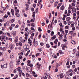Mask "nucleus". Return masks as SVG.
I'll return each instance as SVG.
<instances>
[{
	"label": "nucleus",
	"mask_w": 79,
	"mask_h": 79,
	"mask_svg": "<svg viewBox=\"0 0 79 79\" xmlns=\"http://www.w3.org/2000/svg\"><path fill=\"white\" fill-rule=\"evenodd\" d=\"M8 17V16L7 15H5L4 16V18H7Z\"/></svg>",
	"instance_id": "22"
},
{
	"label": "nucleus",
	"mask_w": 79,
	"mask_h": 79,
	"mask_svg": "<svg viewBox=\"0 0 79 79\" xmlns=\"http://www.w3.org/2000/svg\"><path fill=\"white\" fill-rule=\"evenodd\" d=\"M54 34V32L53 31H52L51 33V36H53Z\"/></svg>",
	"instance_id": "21"
},
{
	"label": "nucleus",
	"mask_w": 79,
	"mask_h": 79,
	"mask_svg": "<svg viewBox=\"0 0 79 79\" xmlns=\"http://www.w3.org/2000/svg\"><path fill=\"white\" fill-rule=\"evenodd\" d=\"M59 52L60 55L64 54V52H62V51L61 50H60Z\"/></svg>",
	"instance_id": "12"
},
{
	"label": "nucleus",
	"mask_w": 79,
	"mask_h": 79,
	"mask_svg": "<svg viewBox=\"0 0 79 79\" xmlns=\"http://www.w3.org/2000/svg\"><path fill=\"white\" fill-rule=\"evenodd\" d=\"M27 45H25L23 46V48L25 49V51L28 50L29 49L28 48H27Z\"/></svg>",
	"instance_id": "4"
},
{
	"label": "nucleus",
	"mask_w": 79,
	"mask_h": 79,
	"mask_svg": "<svg viewBox=\"0 0 79 79\" xmlns=\"http://www.w3.org/2000/svg\"><path fill=\"white\" fill-rule=\"evenodd\" d=\"M28 44H31V43L32 42V41H31V39L30 38H29L28 40Z\"/></svg>",
	"instance_id": "15"
},
{
	"label": "nucleus",
	"mask_w": 79,
	"mask_h": 79,
	"mask_svg": "<svg viewBox=\"0 0 79 79\" xmlns=\"http://www.w3.org/2000/svg\"><path fill=\"white\" fill-rule=\"evenodd\" d=\"M60 66V63H58L57 64V67H58V66Z\"/></svg>",
	"instance_id": "34"
},
{
	"label": "nucleus",
	"mask_w": 79,
	"mask_h": 79,
	"mask_svg": "<svg viewBox=\"0 0 79 79\" xmlns=\"http://www.w3.org/2000/svg\"><path fill=\"white\" fill-rule=\"evenodd\" d=\"M49 0L51 3H53V2H54V0Z\"/></svg>",
	"instance_id": "35"
},
{
	"label": "nucleus",
	"mask_w": 79,
	"mask_h": 79,
	"mask_svg": "<svg viewBox=\"0 0 79 79\" xmlns=\"http://www.w3.org/2000/svg\"><path fill=\"white\" fill-rule=\"evenodd\" d=\"M60 9L61 10H64V6L62 5V6H61Z\"/></svg>",
	"instance_id": "19"
},
{
	"label": "nucleus",
	"mask_w": 79,
	"mask_h": 79,
	"mask_svg": "<svg viewBox=\"0 0 79 79\" xmlns=\"http://www.w3.org/2000/svg\"><path fill=\"white\" fill-rule=\"evenodd\" d=\"M72 5L73 6H75V4L74 3H73L72 4Z\"/></svg>",
	"instance_id": "60"
},
{
	"label": "nucleus",
	"mask_w": 79,
	"mask_h": 79,
	"mask_svg": "<svg viewBox=\"0 0 79 79\" xmlns=\"http://www.w3.org/2000/svg\"><path fill=\"white\" fill-rule=\"evenodd\" d=\"M27 62L29 64V63H31V61L30 60H28Z\"/></svg>",
	"instance_id": "61"
},
{
	"label": "nucleus",
	"mask_w": 79,
	"mask_h": 79,
	"mask_svg": "<svg viewBox=\"0 0 79 79\" xmlns=\"http://www.w3.org/2000/svg\"><path fill=\"white\" fill-rule=\"evenodd\" d=\"M15 56V55L13 54H12L10 55V58H13Z\"/></svg>",
	"instance_id": "13"
},
{
	"label": "nucleus",
	"mask_w": 79,
	"mask_h": 79,
	"mask_svg": "<svg viewBox=\"0 0 79 79\" xmlns=\"http://www.w3.org/2000/svg\"><path fill=\"white\" fill-rule=\"evenodd\" d=\"M19 74H22V70H19Z\"/></svg>",
	"instance_id": "51"
},
{
	"label": "nucleus",
	"mask_w": 79,
	"mask_h": 79,
	"mask_svg": "<svg viewBox=\"0 0 79 79\" xmlns=\"http://www.w3.org/2000/svg\"><path fill=\"white\" fill-rule=\"evenodd\" d=\"M38 29L39 32H41L42 31V29H41V28L40 27H38Z\"/></svg>",
	"instance_id": "18"
},
{
	"label": "nucleus",
	"mask_w": 79,
	"mask_h": 79,
	"mask_svg": "<svg viewBox=\"0 0 79 79\" xmlns=\"http://www.w3.org/2000/svg\"><path fill=\"white\" fill-rule=\"evenodd\" d=\"M15 42L16 43L18 41V37H16L15 40Z\"/></svg>",
	"instance_id": "6"
},
{
	"label": "nucleus",
	"mask_w": 79,
	"mask_h": 79,
	"mask_svg": "<svg viewBox=\"0 0 79 79\" xmlns=\"http://www.w3.org/2000/svg\"><path fill=\"white\" fill-rule=\"evenodd\" d=\"M59 25L61 27H63V24H62V23H60L59 24Z\"/></svg>",
	"instance_id": "28"
},
{
	"label": "nucleus",
	"mask_w": 79,
	"mask_h": 79,
	"mask_svg": "<svg viewBox=\"0 0 79 79\" xmlns=\"http://www.w3.org/2000/svg\"><path fill=\"white\" fill-rule=\"evenodd\" d=\"M19 27V25H16L15 28H18Z\"/></svg>",
	"instance_id": "43"
},
{
	"label": "nucleus",
	"mask_w": 79,
	"mask_h": 79,
	"mask_svg": "<svg viewBox=\"0 0 79 79\" xmlns=\"http://www.w3.org/2000/svg\"><path fill=\"white\" fill-rule=\"evenodd\" d=\"M77 56H79V52H77Z\"/></svg>",
	"instance_id": "47"
},
{
	"label": "nucleus",
	"mask_w": 79,
	"mask_h": 79,
	"mask_svg": "<svg viewBox=\"0 0 79 79\" xmlns=\"http://www.w3.org/2000/svg\"><path fill=\"white\" fill-rule=\"evenodd\" d=\"M27 23H31V21L29 20H27Z\"/></svg>",
	"instance_id": "58"
},
{
	"label": "nucleus",
	"mask_w": 79,
	"mask_h": 79,
	"mask_svg": "<svg viewBox=\"0 0 79 79\" xmlns=\"http://www.w3.org/2000/svg\"><path fill=\"white\" fill-rule=\"evenodd\" d=\"M26 75L27 77H29V74L28 73H26Z\"/></svg>",
	"instance_id": "39"
},
{
	"label": "nucleus",
	"mask_w": 79,
	"mask_h": 79,
	"mask_svg": "<svg viewBox=\"0 0 79 79\" xmlns=\"http://www.w3.org/2000/svg\"><path fill=\"white\" fill-rule=\"evenodd\" d=\"M19 59H20L21 60H22L23 56L21 55H20L19 56Z\"/></svg>",
	"instance_id": "23"
},
{
	"label": "nucleus",
	"mask_w": 79,
	"mask_h": 79,
	"mask_svg": "<svg viewBox=\"0 0 79 79\" xmlns=\"http://www.w3.org/2000/svg\"><path fill=\"white\" fill-rule=\"evenodd\" d=\"M66 19L67 21H68L71 20V18L70 17H67Z\"/></svg>",
	"instance_id": "9"
},
{
	"label": "nucleus",
	"mask_w": 79,
	"mask_h": 79,
	"mask_svg": "<svg viewBox=\"0 0 79 79\" xmlns=\"http://www.w3.org/2000/svg\"><path fill=\"white\" fill-rule=\"evenodd\" d=\"M14 10H13V9H11V13L14 12Z\"/></svg>",
	"instance_id": "62"
},
{
	"label": "nucleus",
	"mask_w": 79,
	"mask_h": 79,
	"mask_svg": "<svg viewBox=\"0 0 79 79\" xmlns=\"http://www.w3.org/2000/svg\"><path fill=\"white\" fill-rule=\"evenodd\" d=\"M73 73L72 72H71L69 74V75L70 76H73Z\"/></svg>",
	"instance_id": "48"
},
{
	"label": "nucleus",
	"mask_w": 79,
	"mask_h": 79,
	"mask_svg": "<svg viewBox=\"0 0 79 79\" xmlns=\"http://www.w3.org/2000/svg\"><path fill=\"white\" fill-rule=\"evenodd\" d=\"M46 47H47V48H50V45H49V44H46Z\"/></svg>",
	"instance_id": "26"
},
{
	"label": "nucleus",
	"mask_w": 79,
	"mask_h": 79,
	"mask_svg": "<svg viewBox=\"0 0 79 79\" xmlns=\"http://www.w3.org/2000/svg\"><path fill=\"white\" fill-rule=\"evenodd\" d=\"M57 5H58V2H55V4H54V6L55 7H56V6H57Z\"/></svg>",
	"instance_id": "17"
},
{
	"label": "nucleus",
	"mask_w": 79,
	"mask_h": 79,
	"mask_svg": "<svg viewBox=\"0 0 79 79\" xmlns=\"http://www.w3.org/2000/svg\"><path fill=\"white\" fill-rule=\"evenodd\" d=\"M72 29L73 31H75V30H76V28H75V27H72Z\"/></svg>",
	"instance_id": "54"
},
{
	"label": "nucleus",
	"mask_w": 79,
	"mask_h": 79,
	"mask_svg": "<svg viewBox=\"0 0 79 79\" xmlns=\"http://www.w3.org/2000/svg\"><path fill=\"white\" fill-rule=\"evenodd\" d=\"M11 34L13 36H16V31L14 32V31H13L11 32Z\"/></svg>",
	"instance_id": "3"
},
{
	"label": "nucleus",
	"mask_w": 79,
	"mask_h": 79,
	"mask_svg": "<svg viewBox=\"0 0 79 79\" xmlns=\"http://www.w3.org/2000/svg\"><path fill=\"white\" fill-rule=\"evenodd\" d=\"M42 48H38V50H39L40 52H41L42 51Z\"/></svg>",
	"instance_id": "20"
},
{
	"label": "nucleus",
	"mask_w": 79,
	"mask_h": 79,
	"mask_svg": "<svg viewBox=\"0 0 79 79\" xmlns=\"http://www.w3.org/2000/svg\"><path fill=\"white\" fill-rule=\"evenodd\" d=\"M3 32L2 31H0V34H1V35L2 34H3Z\"/></svg>",
	"instance_id": "64"
},
{
	"label": "nucleus",
	"mask_w": 79,
	"mask_h": 79,
	"mask_svg": "<svg viewBox=\"0 0 79 79\" xmlns=\"http://www.w3.org/2000/svg\"><path fill=\"white\" fill-rule=\"evenodd\" d=\"M49 18H51V16H52V14H51V13H49Z\"/></svg>",
	"instance_id": "46"
},
{
	"label": "nucleus",
	"mask_w": 79,
	"mask_h": 79,
	"mask_svg": "<svg viewBox=\"0 0 79 79\" xmlns=\"http://www.w3.org/2000/svg\"><path fill=\"white\" fill-rule=\"evenodd\" d=\"M71 43L72 44H73V45H74L76 44V41H74V40H72L71 41Z\"/></svg>",
	"instance_id": "10"
},
{
	"label": "nucleus",
	"mask_w": 79,
	"mask_h": 79,
	"mask_svg": "<svg viewBox=\"0 0 79 79\" xmlns=\"http://www.w3.org/2000/svg\"><path fill=\"white\" fill-rule=\"evenodd\" d=\"M5 36L2 35V36H1L0 38L2 42L5 41Z\"/></svg>",
	"instance_id": "2"
},
{
	"label": "nucleus",
	"mask_w": 79,
	"mask_h": 79,
	"mask_svg": "<svg viewBox=\"0 0 79 79\" xmlns=\"http://www.w3.org/2000/svg\"><path fill=\"white\" fill-rule=\"evenodd\" d=\"M69 8H70V9H72V8H73V6H71L70 5H69Z\"/></svg>",
	"instance_id": "44"
},
{
	"label": "nucleus",
	"mask_w": 79,
	"mask_h": 79,
	"mask_svg": "<svg viewBox=\"0 0 79 79\" xmlns=\"http://www.w3.org/2000/svg\"><path fill=\"white\" fill-rule=\"evenodd\" d=\"M18 23L19 24H21V20H18Z\"/></svg>",
	"instance_id": "32"
},
{
	"label": "nucleus",
	"mask_w": 79,
	"mask_h": 79,
	"mask_svg": "<svg viewBox=\"0 0 79 79\" xmlns=\"http://www.w3.org/2000/svg\"><path fill=\"white\" fill-rule=\"evenodd\" d=\"M15 14L17 17H19V16H20V15H19V14L18 13H15Z\"/></svg>",
	"instance_id": "11"
},
{
	"label": "nucleus",
	"mask_w": 79,
	"mask_h": 79,
	"mask_svg": "<svg viewBox=\"0 0 79 79\" xmlns=\"http://www.w3.org/2000/svg\"><path fill=\"white\" fill-rule=\"evenodd\" d=\"M54 58H56V59L57 58V56H56V55L54 56Z\"/></svg>",
	"instance_id": "63"
},
{
	"label": "nucleus",
	"mask_w": 79,
	"mask_h": 79,
	"mask_svg": "<svg viewBox=\"0 0 79 79\" xmlns=\"http://www.w3.org/2000/svg\"><path fill=\"white\" fill-rule=\"evenodd\" d=\"M48 77L49 79H52V77H51L50 76H48Z\"/></svg>",
	"instance_id": "49"
},
{
	"label": "nucleus",
	"mask_w": 79,
	"mask_h": 79,
	"mask_svg": "<svg viewBox=\"0 0 79 79\" xmlns=\"http://www.w3.org/2000/svg\"><path fill=\"white\" fill-rule=\"evenodd\" d=\"M30 22H31V23H33L34 22V20L33 19H32L31 20Z\"/></svg>",
	"instance_id": "33"
},
{
	"label": "nucleus",
	"mask_w": 79,
	"mask_h": 79,
	"mask_svg": "<svg viewBox=\"0 0 79 79\" xmlns=\"http://www.w3.org/2000/svg\"><path fill=\"white\" fill-rule=\"evenodd\" d=\"M65 32L66 33V34H67V33L68 32V30H65Z\"/></svg>",
	"instance_id": "53"
},
{
	"label": "nucleus",
	"mask_w": 79,
	"mask_h": 79,
	"mask_svg": "<svg viewBox=\"0 0 79 79\" xmlns=\"http://www.w3.org/2000/svg\"><path fill=\"white\" fill-rule=\"evenodd\" d=\"M16 65H19V62L17 61L16 62Z\"/></svg>",
	"instance_id": "27"
},
{
	"label": "nucleus",
	"mask_w": 79,
	"mask_h": 79,
	"mask_svg": "<svg viewBox=\"0 0 79 79\" xmlns=\"http://www.w3.org/2000/svg\"><path fill=\"white\" fill-rule=\"evenodd\" d=\"M31 26H32V27H35V26L34 25V23H31Z\"/></svg>",
	"instance_id": "29"
},
{
	"label": "nucleus",
	"mask_w": 79,
	"mask_h": 79,
	"mask_svg": "<svg viewBox=\"0 0 79 79\" xmlns=\"http://www.w3.org/2000/svg\"><path fill=\"white\" fill-rule=\"evenodd\" d=\"M38 10H39V9H38V8H37L35 10L36 13H38Z\"/></svg>",
	"instance_id": "31"
},
{
	"label": "nucleus",
	"mask_w": 79,
	"mask_h": 79,
	"mask_svg": "<svg viewBox=\"0 0 79 79\" xmlns=\"http://www.w3.org/2000/svg\"><path fill=\"white\" fill-rule=\"evenodd\" d=\"M7 64H4L3 65V67L4 68H7Z\"/></svg>",
	"instance_id": "16"
},
{
	"label": "nucleus",
	"mask_w": 79,
	"mask_h": 79,
	"mask_svg": "<svg viewBox=\"0 0 79 79\" xmlns=\"http://www.w3.org/2000/svg\"><path fill=\"white\" fill-rule=\"evenodd\" d=\"M23 15L25 17H27V15L26 14H24Z\"/></svg>",
	"instance_id": "50"
},
{
	"label": "nucleus",
	"mask_w": 79,
	"mask_h": 79,
	"mask_svg": "<svg viewBox=\"0 0 79 79\" xmlns=\"http://www.w3.org/2000/svg\"><path fill=\"white\" fill-rule=\"evenodd\" d=\"M42 26H45V23H42Z\"/></svg>",
	"instance_id": "57"
},
{
	"label": "nucleus",
	"mask_w": 79,
	"mask_h": 79,
	"mask_svg": "<svg viewBox=\"0 0 79 79\" xmlns=\"http://www.w3.org/2000/svg\"><path fill=\"white\" fill-rule=\"evenodd\" d=\"M33 43L35 47H37V46L38 45V43H37V41H36L35 42V39L34 40Z\"/></svg>",
	"instance_id": "1"
},
{
	"label": "nucleus",
	"mask_w": 79,
	"mask_h": 79,
	"mask_svg": "<svg viewBox=\"0 0 79 79\" xmlns=\"http://www.w3.org/2000/svg\"><path fill=\"white\" fill-rule=\"evenodd\" d=\"M14 44H10V47L11 49H13L14 48Z\"/></svg>",
	"instance_id": "5"
},
{
	"label": "nucleus",
	"mask_w": 79,
	"mask_h": 79,
	"mask_svg": "<svg viewBox=\"0 0 79 79\" xmlns=\"http://www.w3.org/2000/svg\"><path fill=\"white\" fill-rule=\"evenodd\" d=\"M10 21L11 22V23H14V21H15V20L14 19H12L10 20Z\"/></svg>",
	"instance_id": "30"
},
{
	"label": "nucleus",
	"mask_w": 79,
	"mask_h": 79,
	"mask_svg": "<svg viewBox=\"0 0 79 79\" xmlns=\"http://www.w3.org/2000/svg\"><path fill=\"white\" fill-rule=\"evenodd\" d=\"M64 24H65V25H66V24H67V23L66 22V21H64Z\"/></svg>",
	"instance_id": "36"
},
{
	"label": "nucleus",
	"mask_w": 79,
	"mask_h": 79,
	"mask_svg": "<svg viewBox=\"0 0 79 79\" xmlns=\"http://www.w3.org/2000/svg\"><path fill=\"white\" fill-rule=\"evenodd\" d=\"M58 47V45H56L53 46L54 48H57Z\"/></svg>",
	"instance_id": "37"
},
{
	"label": "nucleus",
	"mask_w": 79,
	"mask_h": 79,
	"mask_svg": "<svg viewBox=\"0 0 79 79\" xmlns=\"http://www.w3.org/2000/svg\"><path fill=\"white\" fill-rule=\"evenodd\" d=\"M58 69H57V68H56L55 69V72H58Z\"/></svg>",
	"instance_id": "38"
},
{
	"label": "nucleus",
	"mask_w": 79,
	"mask_h": 79,
	"mask_svg": "<svg viewBox=\"0 0 79 79\" xmlns=\"http://www.w3.org/2000/svg\"><path fill=\"white\" fill-rule=\"evenodd\" d=\"M31 30H32L33 31V32H35V30L34 29V28L33 27H31Z\"/></svg>",
	"instance_id": "24"
},
{
	"label": "nucleus",
	"mask_w": 79,
	"mask_h": 79,
	"mask_svg": "<svg viewBox=\"0 0 79 79\" xmlns=\"http://www.w3.org/2000/svg\"><path fill=\"white\" fill-rule=\"evenodd\" d=\"M46 22L47 24H48V23H49V21H48V19H47L46 20Z\"/></svg>",
	"instance_id": "42"
},
{
	"label": "nucleus",
	"mask_w": 79,
	"mask_h": 79,
	"mask_svg": "<svg viewBox=\"0 0 79 79\" xmlns=\"http://www.w3.org/2000/svg\"><path fill=\"white\" fill-rule=\"evenodd\" d=\"M7 15H8L9 16H10L11 15V14L10 13V12L9 11H8L7 13Z\"/></svg>",
	"instance_id": "25"
},
{
	"label": "nucleus",
	"mask_w": 79,
	"mask_h": 79,
	"mask_svg": "<svg viewBox=\"0 0 79 79\" xmlns=\"http://www.w3.org/2000/svg\"><path fill=\"white\" fill-rule=\"evenodd\" d=\"M9 28H10V31L13 29V27H10Z\"/></svg>",
	"instance_id": "56"
},
{
	"label": "nucleus",
	"mask_w": 79,
	"mask_h": 79,
	"mask_svg": "<svg viewBox=\"0 0 79 79\" xmlns=\"http://www.w3.org/2000/svg\"><path fill=\"white\" fill-rule=\"evenodd\" d=\"M56 38V35H54L53 36V37H52V40H55Z\"/></svg>",
	"instance_id": "8"
},
{
	"label": "nucleus",
	"mask_w": 79,
	"mask_h": 79,
	"mask_svg": "<svg viewBox=\"0 0 79 79\" xmlns=\"http://www.w3.org/2000/svg\"><path fill=\"white\" fill-rule=\"evenodd\" d=\"M28 35H29V32L27 31L25 32V36H28Z\"/></svg>",
	"instance_id": "14"
},
{
	"label": "nucleus",
	"mask_w": 79,
	"mask_h": 79,
	"mask_svg": "<svg viewBox=\"0 0 79 79\" xmlns=\"http://www.w3.org/2000/svg\"><path fill=\"white\" fill-rule=\"evenodd\" d=\"M69 62L67 61V62L66 63V65L67 66L68 65H69Z\"/></svg>",
	"instance_id": "45"
},
{
	"label": "nucleus",
	"mask_w": 79,
	"mask_h": 79,
	"mask_svg": "<svg viewBox=\"0 0 79 79\" xmlns=\"http://www.w3.org/2000/svg\"><path fill=\"white\" fill-rule=\"evenodd\" d=\"M35 6H36V4H34L33 5V7H34V8H35Z\"/></svg>",
	"instance_id": "52"
},
{
	"label": "nucleus",
	"mask_w": 79,
	"mask_h": 79,
	"mask_svg": "<svg viewBox=\"0 0 79 79\" xmlns=\"http://www.w3.org/2000/svg\"><path fill=\"white\" fill-rule=\"evenodd\" d=\"M17 69L18 70V71H20L21 70V68L20 67H18L17 68Z\"/></svg>",
	"instance_id": "41"
},
{
	"label": "nucleus",
	"mask_w": 79,
	"mask_h": 79,
	"mask_svg": "<svg viewBox=\"0 0 79 79\" xmlns=\"http://www.w3.org/2000/svg\"><path fill=\"white\" fill-rule=\"evenodd\" d=\"M25 39H26V40H27V36H25Z\"/></svg>",
	"instance_id": "59"
},
{
	"label": "nucleus",
	"mask_w": 79,
	"mask_h": 79,
	"mask_svg": "<svg viewBox=\"0 0 79 79\" xmlns=\"http://www.w3.org/2000/svg\"><path fill=\"white\" fill-rule=\"evenodd\" d=\"M40 45H41V46H44V44L43 43H40Z\"/></svg>",
	"instance_id": "55"
},
{
	"label": "nucleus",
	"mask_w": 79,
	"mask_h": 79,
	"mask_svg": "<svg viewBox=\"0 0 79 79\" xmlns=\"http://www.w3.org/2000/svg\"><path fill=\"white\" fill-rule=\"evenodd\" d=\"M72 11H73V12H74V11L76 12V8L73 7L72 8Z\"/></svg>",
	"instance_id": "7"
},
{
	"label": "nucleus",
	"mask_w": 79,
	"mask_h": 79,
	"mask_svg": "<svg viewBox=\"0 0 79 79\" xmlns=\"http://www.w3.org/2000/svg\"><path fill=\"white\" fill-rule=\"evenodd\" d=\"M40 55V53H38L36 54L35 56H39Z\"/></svg>",
	"instance_id": "40"
}]
</instances>
